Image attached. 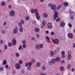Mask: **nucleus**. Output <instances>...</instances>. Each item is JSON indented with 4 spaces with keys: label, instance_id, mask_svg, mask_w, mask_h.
Masks as SVG:
<instances>
[{
    "label": "nucleus",
    "instance_id": "c756f323",
    "mask_svg": "<svg viewBox=\"0 0 75 75\" xmlns=\"http://www.w3.org/2000/svg\"><path fill=\"white\" fill-rule=\"evenodd\" d=\"M8 45L9 47H11L12 45L11 44V42H9L8 43Z\"/></svg>",
    "mask_w": 75,
    "mask_h": 75
},
{
    "label": "nucleus",
    "instance_id": "338daca9",
    "mask_svg": "<svg viewBox=\"0 0 75 75\" xmlns=\"http://www.w3.org/2000/svg\"><path fill=\"white\" fill-rule=\"evenodd\" d=\"M74 70H75V69H74V68H73L71 69V71L72 72H73V71H74Z\"/></svg>",
    "mask_w": 75,
    "mask_h": 75
},
{
    "label": "nucleus",
    "instance_id": "13d9d810",
    "mask_svg": "<svg viewBox=\"0 0 75 75\" xmlns=\"http://www.w3.org/2000/svg\"><path fill=\"white\" fill-rule=\"evenodd\" d=\"M5 68L6 69H7V68H8V65H5Z\"/></svg>",
    "mask_w": 75,
    "mask_h": 75
},
{
    "label": "nucleus",
    "instance_id": "c85d7f7f",
    "mask_svg": "<svg viewBox=\"0 0 75 75\" xmlns=\"http://www.w3.org/2000/svg\"><path fill=\"white\" fill-rule=\"evenodd\" d=\"M30 18L29 16H26L25 18V20L26 21H28V20H30Z\"/></svg>",
    "mask_w": 75,
    "mask_h": 75
},
{
    "label": "nucleus",
    "instance_id": "bf43d9fd",
    "mask_svg": "<svg viewBox=\"0 0 75 75\" xmlns=\"http://www.w3.org/2000/svg\"><path fill=\"white\" fill-rule=\"evenodd\" d=\"M6 32H5V31H4V30H2V34H4V33H5Z\"/></svg>",
    "mask_w": 75,
    "mask_h": 75
},
{
    "label": "nucleus",
    "instance_id": "8fccbe9b",
    "mask_svg": "<svg viewBox=\"0 0 75 75\" xmlns=\"http://www.w3.org/2000/svg\"><path fill=\"white\" fill-rule=\"evenodd\" d=\"M68 25L69 27H72V24L70 23H68Z\"/></svg>",
    "mask_w": 75,
    "mask_h": 75
},
{
    "label": "nucleus",
    "instance_id": "20e7f679",
    "mask_svg": "<svg viewBox=\"0 0 75 75\" xmlns=\"http://www.w3.org/2000/svg\"><path fill=\"white\" fill-rule=\"evenodd\" d=\"M52 40L53 43L55 44H59V41L57 39H55L54 40L52 39Z\"/></svg>",
    "mask_w": 75,
    "mask_h": 75
},
{
    "label": "nucleus",
    "instance_id": "f257e3e1",
    "mask_svg": "<svg viewBox=\"0 0 75 75\" xmlns=\"http://www.w3.org/2000/svg\"><path fill=\"white\" fill-rule=\"evenodd\" d=\"M51 8L52 10H53V12H54V15H53L54 19L56 20L57 18H58V13L57 12V9H56V5L54 4L51 6Z\"/></svg>",
    "mask_w": 75,
    "mask_h": 75
},
{
    "label": "nucleus",
    "instance_id": "4c0bfd02",
    "mask_svg": "<svg viewBox=\"0 0 75 75\" xmlns=\"http://www.w3.org/2000/svg\"><path fill=\"white\" fill-rule=\"evenodd\" d=\"M64 68L63 67H61L60 69V71H64Z\"/></svg>",
    "mask_w": 75,
    "mask_h": 75
},
{
    "label": "nucleus",
    "instance_id": "bb28decb",
    "mask_svg": "<svg viewBox=\"0 0 75 75\" xmlns=\"http://www.w3.org/2000/svg\"><path fill=\"white\" fill-rule=\"evenodd\" d=\"M71 64H68L67 66V69H70V68H71Z\"/></svg>",
    "mask_w": 75,
    "mask_h": 75
},
{
    "label": "nucleus",
    "instance_id": "a211bd4d",
    "mask_svg": "<svg viewBox=\"0 0 75 75\" xmlns=\"http://www.w3.org/2000/svg\"><path fill=\"white\" fill-rule=\"evenodd\" d=\"M48 64L49 66H50L51 67V66H52V63L51 61H49L48 62Z\"/></svg>",
    "mask_w": 75,
    "mask_h": 75
},
{
    "label": "nucleus",
    "instance_id": "393cba45",
    "mask_svg": "<svg viewBox=\"0 0 75 75\" xmlns=\"http://www.w3.org/2000/svg\"><path fill=\"white\" fill-rule=\"evenodd\" d=\"M39 46V48H43V44H40Z\"/></svg>",
    "mask_w": 75,
    "mask_h": 75
},
{
    "label": "nucleus",
    "instance_id": "72a5a7b5",
    "mask_svg": "<svg viewBox=\"0 0 75 75\" xmlns=\"http://www.w3.org/2000/svg\"><path fill=\"white\" fill-rule=\"evenodd\" d=\"M42 25H43V26H45V25H46V22L45 21H43L42 23Z\"/></svg>",
    "mask_w": 75,
    "mask_h": 75
},
{
    "label": "nucleus",
    "instance_id": "4d7b16f0",
    "mask_svg": "<svg viewBox=\"0 0 75 75\" xmlns=\"http://www.w3.org/2000/svg\"><path fill=\"white\" fill-rule=\"evenodd\" d=\"M7 24V22L5 21L4 23V25H6Z\"/></svg>",
    "mask_w": 75,
    "mask_h": 75
},
{
    "label": "nucleus",
    "instance_id": "a878e982",
    "mask_svg": "<svg viewBox=\"0 0 75 75\" xmlns=\"http://www.w3.org/2000/svg\"><path fill=\"white\" fill-rule=\"evenodd\" d=\"M42 70H45L46 69V67L44 66H42Z\"/></svg>",
    "mask_w": 75,
    "mask_h": 75
},
{
    "label": "nucleus",
    "instance_id": "79ce46f5",
    "mask_svg": "<svg viewBox=\"0 0 75 75\" xmlns=\"http://www.w3.org/2000/svg\"><path fill=\"white\" fill-rule=\"evenodd\" d=\"M60 21V19H59V18H58L56 19V22H59Z\"/></svg>",
    "mask_w": 75,
    "mask_h": 75
},
{
    "label": "nucleus",
    "instance_id": "6ab92c4d",
    "mask_svg": "<svg viewBox=\"0 0 75 75\" xmlns=\"http://www.w3.org/2000/svg\"><path fill=\"white\" fill-rule=\"evenodd\" d=\"M36 64L38 67H40V66H41V63L39 62H37L36 63Z\"/></svg>",
    "mask_w": 75,
    "mask_h": 75
},
{
    "label": "nucleus",
    "instance_id": "69168bd1",
    "mask_svg": "<svg viewBox=\"0 0 75 75\" xmlns=\"http://www.w3.org/2000/svg\"><path fill=\"white\" fill-rule=\"evenodd\" d=\"M46 34H48V33H49V31H48V30L46 31Z\"/></svg>",
    "mask_w": 75,
    "mask_h": 75
},
{
    "label": "nucleus",
    "instance_id": "49530a36",
    "mask_svg": "<svg viewBox=\"0 0 75 75\" xmlns=\"http://www.w3.org/2000/svg\"><path fill=\"white\" fill-rule=\"evenodd\" d=\"M21 22L22 24H24V21L23 19L21 20Z\"/></svg>",
    "mask_w": 75,
    "mask_h": 75
},
{
    "label": "nucleus",
    "instance_id": "3c124183",
    "mask_svg": "<svg viewBox=\"0 0 75 75\" xmlns=\"http://www.w3.org/2000/svg\"><path fill=\"white\" fill-rule=\"evenodd\" d=\"M25 72V71L24 70H22L21 71V74H24Z\"/></svg>",
    "mask_w": 75,
    "mask_h": 75
},
{
    "label": "nucleus",
    "instance_id": "6e6d98bb",
    "mask_svg": "<svg viewBox=\"0 0 75 75\" xmlns=\"http://www.w3.org/2000/svg\"><path fill=\"white\" fill-rule=\"evenodd\" d=\"M40 75H46V74H44L43 72H41L40 74Z\"/></svg>",
    "mask_w": 75,
    "mask_h": 75
},
{
    "label": "nucleus",
    "instance_id": "5fc2aeb1",
    "mask_svg": "<svg viewBox=\"0 0 75 75\" xmlns=\"http://www.w3.org/2000/svg\"><path fill=\"white\" fill-rule=\"evenodd\" d=\"M1 4L2 6H4L5 5V2H3L1 3Z\"/></svg>",
    "mask_w": 75,
    "mask_h": 75
},
{
    "label": "nucleus",
    "instance_id": "7c9ffc66",
    "mask_svg": "<svg viewBox=\"0 0 75 75\" xmlns=\"http://www.w3.org/2000/svg\"><path fill=\"white\" fill-rule=\"evenodd\" d=\"M64 5L65 6H68V3L67 2H65L64 3Z\"/></svg>",
    "mask_w": 75,
    "mask_h": 75
},
{
    "label": "nucleus",
    "instance_id": "423d86ee",
    "mask_svg": "<svg viewBox=\"0 0 75 75\" xmlns=\"http://www.w3.org/2000/svg\"><path fill=\"white\" fill-rule=\"evenodd\" d=\"M21 66L20 64L18 63H16L15 64V67L17 69H20Z\"/></svg>",
    "mask_w": 75,
    "mask_h": 75
},
{
    "label": "nucleus",
    "instance_id": "cd10ccee",
    "mask_svg": "<svg viewBox=\"0 0 75 75\" xmlns=\"http://www.w3.org/2000/svg\"><path fill=\"white\" fill-rule=\"evenodd\" d=\"M16 57H20V53H16Z\"/></svg>",
    "mask_w": 75,
    "mask_h": 75
},
{
    "label": "nucleus",
    "instance_id": "603ef678",
    "mask_svg": "<svg viewBox=\"0 0 75 75\" xmlns=\"http://www.w3.org/2000/svg\"><path fill=\"white\" fill-rule=\"evenodd\" d=\"M18 25L19 26V27H21V26H22V23H18Z\"/></svg>",
    "mask_w": 75,
    "mask_h": 75
},
{
    "label": "nucleus",
    "instance_id": "774afa93",
    "mask_svg": "<svg viewBox=\"0 0 75 75\" xmlns=\"http://www.w3.org/2000/svg\"><path fill=\"white\" fill-rule=\"evenodd\" d=\"M51 3H49V7H51Z\"/></svg>",
    "mask_w": 75,
    "mask_h": 75
},
{
    "label": "nucleus",
    "instance_id": "f704fd0d",
    "mask_svg": "<svg viewBox=\"0 0 75 75\" xmlns=\"http://www.w3.org/2000/svg\"><path fill=\"white\" fill-rule=\"evenodd\" d=\"M51 35H55V33L54 32H51L50 33Z\"/></svg>",
    "mask_w": 75,
    "mask_h": 75
},
{
    "label": "nucleus",
    "instance_id": "f03ea898",
    "mask_svg": "<svg viewBox=\"0 0 75 75\" xmlns=\"http://www.w3.org/2000/svg\"><path fill=\"white\" fill-rule=\"evenodd\" d=\"M34 12L35 13V16L37 19V20H40V16H39V13H38V9H34Z\"/></svg>",
    "mask_w": 75,
    "mask_h": 75
},
{
    "label": "nucleus",
    "instance_id": "e433bc0d",
    "mask_svg": "<svg viewBox=\"0 0 75 75\" xmlns=\"http://www.w3.org/2000/svg\"><path fill=\"white\" fill-rule=\"evenodd\" d=\"M22 48V46H21V45L18 48V50H21Z\"/></svg>",
    "mask_w": 75,
    "mask_h": 75
},
{
    "label": "nucleus",
    "instance_id": "e2e57ef3",
    "mask_svg": "<svg viewBox=\"0 0 75 75\" xmlns=\"http://www.w3.org/2000/svg\"><path fill=\"white\" fill-rule=\"evenodd\" d=\"M35 39V38H34V37H32L31 38V40H32L33 41V40H34Z\"/></svg>",
    "mask_w": 75,
    "mask_h": 75
},
{
    "label": "nucleus",
    "instance_id": "f8f14e48",
    "mask_svg": "<svg viewBox=\"0 0 75 75\" xmlns=\"http://www.w3.org/2000/svg\"><path fill=\"white\" fill-rule=\"evenodd\" d=\"M61 54L62 55V58H65V51H62L61 52Z\"/></svg>",
    "mask_w": 75,
    "mask_h": 75
},
{
    "label": "nucleus",
    "instance_id": "0e129e2a",
    "mask_svg": "<svg viewBox=\"0 0 75 75\" xmlns=\"http://www.w3.org/2000/svg\"><path fill=\"white\" fill-rule=\"evenodd\" d=\"M61 62L62 63H64L65 62V61L64 60H62L61 61Z\"/></svg>",
    "mask_w": 75,
    "mask_h": 75
},
{
    "label": "nucleus",
    "instance_id": "a18cd8bd",
    "mask_svg": "<svg viewBox=\"0 0 75 75\" xmlns=\"http://www.w3.org/2000/svg\"><path fill=\"white\" fill-rule=\"evenodd\" d=\"M61 5H59L58 6L57 8V10H59L60 8H61Z\"/></svg>",
    "mask_w": 75,
    "mask_h": 75
},
{
    "label": "nucleus",
    "instance_id": "a19ab883",
    "mask_svg": "<svg viewBox=\"0 0 75 75\" xmlns=\"http://www.w3.org/2000/svg\"><path fill=\"white\" fill-rule=\"evenodd\" d=\"M19 63L20 64H23V61L22 60H20L19 61Z\"/></svg>",
    "mask_w": 75,
    "mask_h": 75
},
{
    "label": "nucleus",
    "instance_id": "1a4fd4ad",
    "mask_svg": "<svg viewBox=\"0 0 75 75\" xmlns=\"http://www.w3.org/2000/svg\"><path fill=\"white\" fill-rule=\"evenodd\" d=\"M28 65L29 66L31 67V66L32 65V62H30L28 63H26L25 64V67H27Z\"/></svg>",
    "mask_w": 75,
    "mask_h": 75
},
{
    "label": "nucleus",
    "instance_id": "c9c22d12",
    "mask_svg": "<svg viewBox=\"0 0 75 75\" xmlns=\"http://www.w3.org/2000/svg\"><path fill=\"white\" fill-rule=\"evenodd\" d=\"M3 65H5L7 64V61L6 60H4L3 62Z\"/></svg>",
    "mask_w": 75,
    "mask_h": 75
},
{
    "label": "nucleus",
    "instance_id": "2eb2a0df",
    "mask_svg": "<svg viewBox=\"0 0 75 75\" xmlns=\"http://www.w3.org/2000/svg\"><path fill=\"white\" fill-rule=\"evenodd\" d=\"M35 31L36 32V33H38L39 31H40V28H36L35 29Z\"/></svg>",
    "mask_w": 75,
    "mask_h": 75
},
{
    "label": "nucleus",
    "instance_id": "aec40b11",
    "mask_svg": "<svg viewBox=\"0 0 75 75\" xmlns=\"http://www.w3.org/2000/svg\"><path fill=\"white\" fill-rule=\"evenodd\" d=\"M55 60L56 61H61V59L59 57H57L56 58Z\"/></svg>",
    "mask_w": 75,
    "mask_h": 75
},
{
    "label": "nucleus",
    "instance_id": "7ed1b4c3",
    "mask_svg": "<svg viewBox=\"0 0 75 75\" xmlns=\"http://www.w3.org/2000/svg\"><path fill=\"white\" fill-rule=\"evenodd\" d=\"M47 26L49 29H51V28H52V23L51 22L48 23L47 25Z\"/></svg>",
    "mask_w": 75,
    "mask_h": 75
},
{
    "label": "nucleus",
    "instance_id": "09e8293b",
    "mask_svg": "<svg viewBox=\"0 0 75 75\" xmlns=\"http://www.w3.org/2000/svg\"><path fill=\"white\" fill-rule=\"evenodd\" d=\"M22 43L23 44H25V43H26V41H25V40H23L22 41Z\"/></svg>",
    "mask_w": 75,
    "mask_h": 75
},
{
    "label": "nucleus",
    "instance_id": "dca6fc26",
    "mask_svg": "<svg viewBox=\"0 0 75 75\" xmlns=\"http://www.w3.org/2000/svg\"><path fill=\"white\" fill-rule=\"evenodd\" d=\"M71 58H72L71 55L69 54H68V59H69V60H71Z\"/></svg>",
    "mask_w": 75,
    "mask_h": 75
},
{
    "label": "nucleus",
    "instance_id": "b1692460",
    "mask_svg": "<svg viewBox=\"0 0 75 75\" xmlns=\"http://www.w3.org/2000/svg\"><path fill=\"white\" fill-rule=\"evenodd\" d=\"M55 59H52L50 61L51 62L52 64H53V63H54L55 62Z\"/></svg>",
    "mask_w": 75,
    "mask_h": 75
},
{
    "label": "nucleus",
    "instance_id": "9b49d317",
    "mask_svg": "<svg viewBox=\"0 0 75 75\" xmlns=\"http://www.w3.org/2000/svg\"><path fill=\"white\" fill-rule=\"evenodd\" d=\"M65 23L64 22L62 21L61 22L60 26L61 27H65Z\"/></svg>",
    "mask_w": 75,
    "mask_h": 75
},
{
    "label": "nucleus",
    "instance_id": "2f4dec72",
    "mask_svg": "<svg viewBox=\"0 0 75 75\" xmlns=\"http://www.w3.org/2000/svg\"><path fill=\"white\" fill-rule=\"evenodd\" d=\"M22 47H23V48L25 49L26 48L27 45L25 44H23L22 45Z\"/></svg>",
    "mask_w": 75,
    "mask_h": 75
},
{
    "label": "nucleus",
    "instance_id": "37998d69",
    "mask_svg": "<svg viewBox=\"0 0 75 75\" xmlns=\"http://www.w3.org/2000/svg\"><path fill=\"white\" fill-rule=\"evenodd\" d=\"M69 12L70 13V14H74V12L72 11L71 10H69Z\"/></svg>",
    "mask_w": 75,
    "mask_h": 75
},
{
    "label": "nucleus",
    "instance_id": "de8ad7c7",
    "mask_svg": "<svg viewBox=\"0 0 75 75\" xmlns=\"http://www.w3.org/2000/svg\"><path fill=\"white\" fill-rule=\"evenodd\" d=\"M31 62L32 63H35V59H33L31 60Z\"/></svg>",
    "mask_w": 75,
    "mask_h": 75
},
{
    "label": "nucleus",
    "instance_id": "0eeeda50",
    "mask_svg": "<svg viewBox=\"0 0 75 75\" xmlns=\"http://www.w3.org/2000/svg\"><path fill=\"white\" fill-rule=\"evenodd\" d=\"M68 37L69 38L71 39V38H73L74 35H73V34L71 33H69L68 34Z\"/></svg>",
    "mask_w": 75,
    "mask_h": 75
},
{
    "label": "nucleus",
    "instance_id": "473e14b6",
    "mask_svg": "<svg viewBox=\"0 0 75 75\" xmlns=\"http://www.w3.org/2000/svg\"><path fill=\"white\" fill-rule=\"evenodd\" d=\"M4 70V67H2L0 68V71H3Z\"/></svg>",
    "mask_w": 75,
    "mask_h": 75
},
{
    "label": "nucleus",
    "instance_id": "4468645a",
    "mask_svg": "<svg viewBox=\"0 0 75 75\" xmlns=\"http://www.w3.org/2000/svg\"><path fill=\"white\" fill-rule=\"evenodd\" d=\"M45 38L46 39H47V42L49 43V42H50V38H49L48 36H46Z\"/></svg>",
    "mask_w": 75,
    "mask_h": 75
},
{
    "label": "nucleus",
    "instance_id": "9d476101",
    "mask_svg": "<svg viewBox=\"0 0 75 75\" xmlns=\"http://www.w3.org/2000/svg\"><path fill=\"white\" fill-rule=\"evenodd\" d=\"M18 32V28L17 27H16L15 29H14L13 33L14 34H16Z\"/></svg>",
    "mask_w": 75,
    "mask_h": 75
},
{
    "label": "nucleus",
    "instance_id": "c03bdc74",
    "mask_svg": "<svg viewBox=\"0 0 75 75\" xmlns=\"http://www.w3.org/2000/svg\"><path fill=\"white\" fill-rule=\"evenodd\" d=\"M4 48V49H5V50H7V48H8V47L7 46V45H5Z\"/></svg>",
    "mask_w": 75,
    "mask_h": 75
},
{
    "label": "nucleus",
    "instance_id": "f3484780",
    "mask_svg": "<svg viewBox=\"0 0 75 75\" xmlns=\"http://www.w3.org/2000/svg\"><path fill=\"white\" fill-rule=\"evenodd\" d=\"M50 54L51 57H53L54 55V52L53 51H50Z\"/></svg>",
    "mask_w": 75,
    "mask_h": 75
},
{
    "label": "nucleus",
    "instance_id": "6e6552de",
    "mask_svg": "<svg viewBox=\"0 0 75 75\" xmlns=\"http://www.w3.org/2000/svg\"><path fill=\"white\" fill-rule=\"evenodd\" d=\"M17 43V41L16 39H14L12 40V44L13 46H15L16 45Z\"/></svg>",
    "mask_w": 75,
    "mask_h": 75
},
{
    "label": "nucleus",
    "instance_id": "58836bf2",
    "mask_svg": "<svg viewBox=\"0 0 75 75\" xmlns=\"http://www.w3.org/2000/svg\"><path fill=\"white\" fill-rule=\"evenodd\" d=\"M3 42H4L3 40H0V44H3Z\"/></svg>",
    "mask_w": 75,
    "mask_h": 75
},
{
    "label": "nucleus",
    "instance_id": "680f3d73",
    "mask_svg": "<svg viewBox=\"0 0 75 75\" xmlns=\"http://www.w3.org/2000/svg\"><path fill=\"white\" fill-rule=\"evenodd\" d=\"M73 48L75 47V43H74V44H73Z\"/></svg>",
    "mask_w": 75,
    "mask_h": 75
},
{
    "label": "nucleus",
    "instance_id": "ea45409f",
    "mask_svg": "<svg viewBox=\"0 0 75 75\" xmlns=\"http://www.w3.org/2000/svg\"><path fill=\"white\" fill-rule=\"evenodd\" d=\"M30 11L31 13H34V9H32Z\"/></svg>",
    "mask_w": 75,
    "mask_h": 75
},
{
    "label": "nucleus",
    "instance_id": "39448f33",
    "mask_svg": "<svg viewBox=\"0 0 75 75\" xmlns=\"http://www.w3.org/2000/svg\"><path fill=\"white\" fill-rule=\"evenodd\" d=\"M15 15V11L13 10L11 11L10 12L11 17H14Z\"/></svg>",
    "mask_w": 75,
    "mask_h": 75
},
{
    "label": "nucleus",
    "instance_id": "052dcab7",
    "mask_svg": "<svg viewBox=\"0 0 75 75\" xmlns=\"http://www.w3.org/2000/svg\"><path fill=\"white\" fill-rule=\"evenodd\" d=\"M11 5H9L8 6V8H11Z\"/></svg>",
    "mask_w": 75,
    "mask_h": 75
},
{
    "label": "nucleus",
    "instance_id": "412c9836",
    "mask_svg": "<svg viewBox=\"0 0 75 75\" xmlns=\"http://www.w3.org/2000/svg\"><path fill=\"white\" fill-rule=\"evenodd\" d=\"M23 27H21L19 28V31L20 32H23Z\"/></svg>",
    "mask_w": 75,
    "mask_h": 75
},
{
    "label": "nucleus",
    "instance_id": "864d4df0",
    "mask_svg": "<svg viewBox=\"0 0 75 75\" xmlns=\"http://www.w3.org/2000/svg\"><path fill=\"white\" fill-rule=\"evenodd\" d=\"M36 37L37 38H39L40 37V35L39 34L37 35H36Z\"/></svg>",
    "mask_w": 75,
    "mask_h": 75
},
{
    "label": "nucleus",
    "instance_id": "5701e85b",
    "mask_svg": "<svg viewBox=\"0 0 75 75\" xmlns=\"http://www.w3.org/2000/svg\"><path fill=\"white\" fill-rule=\"evenodd\" d=\"M31 69V66H28L27 67V70L28 71H30Z\"/></svg>",
    "mask_w": 75,
    "mask_h": 75
},
{
    "label": "nucleus",
    "instance_id": "ddd939ff",
    "mask_svg": "<svg viewBox=\"0 0 75 75\" xmlns=\"http://www.w3.org/2000/svg\"><path fill=\"white\" fill-rule=\"evenodd\" d=\"M35 48L37 50H40V47H39V45H36L35 46Z\"/></svg>",
    "mask_w": 75,
    "mask_h": 75
},
{
    "label": "nucleus",
    "instance_id": "4be33fe9",
    "mask_svg": "<svg viewBox=\"0 0 75 75\" xmlns=\"http://www.w3.org/2000/svg\"><path fill=\"white\" fill-rule=\"evenodd\" d=\"M48 17V15L46 13H44L43 14V17L44 18H47Z\"/></svg>",
    "mask_w": 75,
    "mask_h": 75
}]
</instances>
